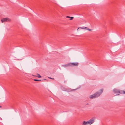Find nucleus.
I'll return each instance as SVG.
<instances>
[{"mask_svg": "<svg viewBox=\"0 0 125 125\" xmlns=\"http://www.w3.org/2000/svg\"><path fill=\"white\" fill-rule=\"evenodd\" d=\"M87 30H89V31H91V30L89 29H87Z\"/></svg>", "mask_w": 125, "mask_h": 125, "instance_id": "12", "label": "nucleus"}, {"mask_svg": "<svg viewBox=\"0 0 125 125\" xmlns=\"http://www.w3.org/2000/svg\"><path fill=\"white\" fill-rule=\"evenodd\" d=\"M62 66L64 67H68L69 66H70V63H69L64 65H62Z\"/></svg>", "mask_w": 125, "mask_h": 125, "instance_id": "6", "label": "nucleus"}, {"mask_svg": "<svg viewBox=\"0 0 125 125\" xmlns=\"http://www.w3.org/2000/svg\"><path fill=\"white\" fill-rule=\"evenodd\" d=\"M100 93L97 92L94 94L91 95L90 98L91 99H93L96 98L99 96L100 94L103 92V89H101L100 90Z\"/></svg>", "mask_w": 125, "mask_h": 125, "instance_id": "1", "label": "nucleus"}, {"mask_svg": "<svg viewBox=\"0 0 125 125\" xmlns=\"http://www.w3.org/2000/svg\"><path fill=\"white\" fill-rule=\"evenodd\" d=\"M34 80L35 81H41V80H37V79H34Z\"/></svg>", "mask_w": 125, "mask_h": 125, "instance_id": "9", "label": "nucleus"}, {"mask_svg": "<svg viewBox=\"0 0 125 125\" xmlns=\"http://www.w3.org/2000/svg\"><path fill=\"white\" fill-rule=\"evenodd\" d=\"M70 20H72L74 18L73 17H70Z\"/></svg>", "mask_w": 125, "mask_h": 125, "instance_id": "10", "label": "nucleus"}, {"mask_svg": "<svg viewBox=\"0 0 125 125\" xmlns=\"http://www.w3.org/2000/svg\"><path fill=\"white\" fill-rule=\"evenodd\" d=\"M94 119L93 118L88 121V122L90 125H91L94 122Z\"/></svg>", "mask_w": 125, "mask_h": 125, "instance_id": "4", "label": "nucleus"}, {"mask_svg": "<svg viewBox=\"0 0 125 125\" xmlns=\"http://www.w3.org/2000/svg\"><path fill=\"white\" fill-rule=\"evenodd\" d=\"M10 21L11 20L7 18H3L1 20V21L2 22H4Z\"/></svg>", "mask_w": 125, "mask_h": 125, "instance_id": "3", "label": "nucleus"}, {"mask_svg": "<svg viewBox=\"0 0 125 125\" xmlns=\"http://www.w3.org/2000/svg\"><path fill=\"white\" fill-rule=\"evenodd\" d=\"M114 92L117 94H125V91H120L119 90L117 89H115L113 90Z\"/></svg>", "mask_w": 125, "mask_h": 125, "instance_id": "2", "label": "nucleus"}, {"mask_svg": "<svg viewBox=\"0 0 125 125\" xmlns=\"http://www.w3.org/2000/svg\"><path fill=\"white\" fill-rule=\"evenodd\" d=\"M1 106H0V107H1Z\"/></svg>", "mask_w": 125, "mask_h": 125, "instance_id": "15", "label": "nucleus"}, {"mask_svg": "<svg viewBox=\"0 0 125 125\" xmlns=\"http://www.w3.org/2000/svg\"><path fill=\"white\" fill-rule=\"evenodd\" d=\"M119 95V94H116V95Z\"/></svg>", "mask_w": 125, "mask_h": 125, "instance_id": "14", "label": "nucleus"}, {"mask_svg": "<svg viewBox=\"0 0 125 125\" xmlns=\"http://www.w3.org/2000/svg\"><path fill=\"white\" fill-rule=\"evenodd\" d=\"M37 74L38 75L37 76H36L38 77V78H40L41 77V76L39 74Z\"/></svg>", "mask_w": 125, "mask_h": 125, "instance_id": "8", "label": "nucleus"}, {"mask_svg": "<svg viewBox=\"0 0 125 125\" xmlns=\"http://www.w3.org/2000/svg\"><path fill=\"white\" fill-rule=\"evenodd\" d=\"M89 124V123L88 122V121L87 122L85 121H84L82 123V124L83 125H88Z\"/></svg>", "mask_w": 125, "mask_h": 125, "instance_id": "7", "label": "nucleus"}, {"mask_svg": "<svg viewBox=\"0 0 125 125\" xmlns=\"http://www.w3.org/2000/svg\"><path fill=\"white\" fill-rule=\"evenodd\" d=\"M81 28V29H86V28H86V27H85V28Z\"/></svg>", "mask_w": 125, "mask_h": 125, "instance_id": "11", "label": "nucleus"}, {"mask_svg": "<svg viewBox=\"0 0 125 125\" xmlns=\"http://www.w3.org/2000/svg\"><path fill=\"white\" fill-rule=\"evenodd\" d=\"M66 17L67 18H70V17H69V16H67Z\"/></svg>", "mask_w": 125, "mask_h": 125, "instance_id": "13", "label": "nucleus"}, {"mask_svg": "<svg viewBox=\"0 0 125 125\" xmlns=\"http://www.w3.org/2000/svg\"><path fill=\"white\" fill-rule=\"evenodd\" d=\"M70 66H77L78 65V62H72L70 63Z\"/></svg>", "mask_w": 125, "mask_h": 125, "instance_id": "5", "label": "nucleus"}, {"mask_svg": "<svg viewBox=\"0 0 125 125\" xmlns=\"http://www.w3.org/2000/svg\"><path fill=\"white\" fill-rule=\"evenodd\" d=\"M49 78H50V79H52L50 77Z\"/></svg>", "mask_w": 125, "mask_h": 125, "instance_id": "16", "label": "nucleus"}]
</instances>
